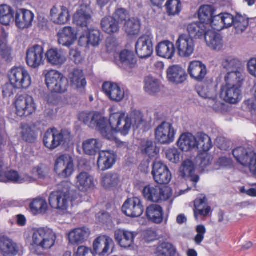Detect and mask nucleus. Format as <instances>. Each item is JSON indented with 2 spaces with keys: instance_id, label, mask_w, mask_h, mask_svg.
Masks as SVG:
<instances>
[{
  "instance_id": "f257e3e1",
  "label": "nucleus",
  "mask_w": 256,
  "mask_h": 256,
  "mask_svg": "<svg viewBox=\"0 0 256 256\" xmlns=\"http://www.w3.org/2000/svg\"><path fill=\"white\" fill-rule=\"evenodd\" d=\"M72 184L68 181H64L58 186V190L52 192L48 201L50 206L65 213L72 202L78 197L76 190L72 189Z\"/></svg>"
},
{
  "instance_id": "f03ea898",
  "label": "nucleus",
  "mask_w": 256,
  "mask_h": 256,
  "mask_svg": "<svg viewBox=\"0 0 256 256\" xmlns=\"http://www.w3.org/2000/svg\"><path fill=\"white\" fill-rule=\"evenodd\" d=\"M56 234L48 228H39L35 230L32 235L31 248L40 254L43 251L50 249L55 244Z\"/></svg>"
},
{
  "instance_id": "7ed1b4c3",
  "label": "nucleus",
  "mask_w": 256,
  "mask_h": 256,
  "mask_svg": "<svg viewBox=\"0 0 256 256\" xmlns=\"http://www.w3.org/2000/svg\"><path fill=\"white\" fill-rule=\"evenodd\" d=\"M110 126H108L107 120L104 126L106 131L108 130L112 132V137L106 138L108 140H112L114 138V133L119 132L124 136L126 135L132 126V122L128 116L122 112H118L110 115L109 119Z\"/></svg>"
},
{
  "instance_id": "20e7f679",
  "label": "nucleus",
  "mask_w": 256,
  "mask_h": 256,
  "mask_svg": "<svg viewBox=\"0 0 256 256\" xmlns=\"http://www.w3.org/2000/svg\"><path fill=\"white\" fill-rule=\"evenodd\" d=\"M78 120L85 125L90 128H96L100 131L102 136L104 138L112 137V131L106 130L104 126L106 124V118L97 112H82L78 115Z\"/></svg>"
},
{
  "instance_id": "39448f33",
  "label": "nucleus",
  "mask_w": 256,
  "mask_h": 256,
  "mask_svg": "<svg viewBox=\"0 0 256 256\" xmlns=\"http://www.w3.org/2000/svg\"><path fill=\"white\" fill-rule=\"evenodd\" d=\"M46 85L52 92L64 93L68 90V82L60 72L56 70L44 72Z\"/></svg>"
},
{
  "instance_id": "423d86ee",
  "label": "nucleus",
  "mask_w": 256,
  "mask_h": 256,
  "mask_svg": "<svg viewBox=\"0 0 256 256\" xmlns=\"http://www.w3.org/2000/svg\"><path fill=\"white\" fill-rule=\"evenodd\" d=\"M70 140V132L68 130H62L58 132L55 128H51L44 134L43 141L48 148L52 150L61 144L68 142Z\"/></svg>"
},
{
  "instance_id": "0eeeda50",
  "label": "nucleus",
  "mask_w": 256,
  "mask_h": 256,
  "mask_svg": "<svg viewBox=\"0 0 256 256\" xmlns=\"http://www.w3.org/2000/svg\"><path fill=\"white\" fill-rule=\"evenodd\" d=\"M10 82L18 89L28 88L32 80L28 72L22 66L12 68L8 72Z\"/></svg>"
},
{
  "instance_id": "6e6552de",
  "label": "nucleus",
  "mask_w": 256,
  "mask_h": 256,
  "mask_svg": "<svg viewBox=\"0 0 256 256\" xmlns=\"http://www.w3.org/2000/svg\"><path fill=\"white\" fill-rule=\"evenodd\" d=\"M142 194L146 199L154 202L166 200L172 196L170 188L158 186H145L142 190Z\"/></svg>"
},
{
  "instance_id": "1a4fd4ad",
  "label": "nucleus",
  "mask_w": 256,
  "mask_h": 256,
  "mask_svg": "<svg viewBox=\"0 0 256 256\" xmlns=\"http://www.w3.org/2000/svg\"><path fill=\"white\" fill-rule=\"evenodd\" d=\"M16 114L20 117L28 116L36 110V106L33 98L28 95H20L16 96L15 102Z\"/></svg>"
},
{
  "instance_id": "9d476101",
  "label": "nucleus",
  "mask_w": 256,
  "mask_h": 256,
  "mask_svg": "<svg viewBox=\"0 0 256 256\" xmlns=\"http://www.w3.org/2000/svg\"><path fill=\"white\" fill-rule=\"evenodd\" d=\"M54 170L62 178L70 176L74 172V160L68 154L60 156L56 160Z\"/></svg>"
},
{
  "instance_id": "9b49d317",
  "label": "nucleus",
  "mask_w": 256,
  "mask_h": 256,
  "mask_svg": "<svg viewBox=\"0 0 256 256\" xmlns=\"http://www.w3.org/2000/svg\"><path fill=\"white\" fill-rule=\"evenodd\" d=\"M194 47L193 39L186 34H180L176 42L178 54L181 58L190 57L194 52Z\"/></svg>"
},
{
  "instance_id": "f8f14e48",
  "label": "nucleus",
  "mask_w": 256,
  "mask_h": 256,
  "mask_svg": "<svg viewBox=\"0 0 256 256\" xmlns=\"http://www.w3.org/2000/svg\"><path fill=\"white\" fill-rule=\"evenodd\" d=\"M176 132L172 124L164 122L155 130L156 140L161 144H169L174 140Z\"/></svg>"
},
{
  "instance_id": "ddd939ff",
  "label": "nucleus",
  "mask_w": 256,
  "mask_h": 256,
  "mask_svg": "<svg viewBox=\"0 0 256 256\" xmlns=\"http://www.w3.org/2000/svg\"><path fill=\"white\" fill-rule=\"evenodd\" d=\"M114 244L113 240L107 236H100L94 242L92 250L95 254L104 256L112 252Z\"/></svg>"
},
{
  "instance_id": "4468645a",
  "label": "nucleus",
  "mask_w": 256,
  "mask_h": 256,
  "mask_svg": "<svg viewBox=\"0 0 256 256\" xmlns=\"http://www.w3.org/2000/svg\"><path fill=\"white\" fill-rule=\"evenodd\" d=\"M153 38L150 34L142 36L136 44V50L138 56L141 58H148L153 52Z\"/></svg>"
},
{
  "instance_id": "2eb2a0df",
  "label": "nucleus",
  "mask_w": 256,
  "mask_h": 256,
  "mask_svg": "<svg viewBox=\"0 0 256 256\" xmlns=\"http://www.w3.org/2000/svg\"><path fill=\"white\" fill-rule=\"evenodd\" d=\"M155 182L159 184H168L172 179V174L168 166L160 162H155L152 172Z\"/></svg>"
},
{
  "instance_id": "dca6fc26",
  "label": "nucleus",
  "mask_w": 256,
  "mask_h": 256,
  "mask_svg": "<svg viewBox=\"0 0 256 256\" xmlns=\"http://www.w3.org/2000/svg\"><path fill=\"white\" fill-rule=\"evenodd\" d=\"M122 212L128 216H140L144 212L142 200L136 197L128 198L122 206Z\"/></svg>"
},
{
  "instance_id": "f3484780",
  "label": "nucleus",
  "mask_w": 256,
  "mask_h": 256,
  "mask_svg": "<svg viewBox=\"0 0 256 256\" xmlns=\"http://www.w3.org/2000/svg\"><path fill=\"white\" fill-rule=\"evenodd\" d=\"M44 50L42 46L35 44L26 51V62L32 68H38L44 62Z\"/></svg>"
},
{
  "instance_id": "a211bd4d",
  "label": "nucleus",
  "mask_w": 256,
  "mask_h": 256,
  "mask_svg": "<svg viewBox=\"0 0 256 256\" xmlns=\"http://www.w3.org/2000/svg\"><path fill=\"white\" fill-rule=\"evenodd\" d=\"M197 92L200 97L212 100L214 102L213 108L216 110H218L222 108L223 104L218 102L216 101L218 92L215 86L212 84H202L201 86L197 88Z\"/></svg>"
},
{
  "instance_id": "6ab92c4d",
  "label": "nucleus",
  "mask_w": 256,
  "mask_h": 256,
  "mask_svg": "<svg viewBox=\"0 0 256 256\" xmlns=\"http://www.w3.org/2000/svg\"><path fill=\"white\" fill-rule=\"evenodd\" d=\"M232 22V16L231 14L221 12L214 14L206 26H210L214 30L220 31L224 28L230 27Z\"/></svg>"
},
{
  "instance_id": "aec40b11",
  "label": "nucleus",
  "mask_w": 256,
  "mask_h": 256,
  "mask_svg": "<svg viewBox=\"0 0 256 256\" xmlns=\"http://www.w3.org/2000/svg\"><path fill=\"white\" fill-rule=\"evenodd\" d=\"M188 71L191 78L198 82H202L208 73L206 66L199 60L191 62Z\"/></svg>"
},
{
  "instance_id": "412c9836",
  "label": "nucleus",
  "mask_w": 256,
  "mask_h": 256,
  "mask_svg": "<svg viewBox=\"0 0 256 256\" xmlns=\"http://www.w3.org/2000/svg\"><path fill=\"white\" fill-rule=\"evenodd\" d=\"M116 64L126 70L136 67L137 59L134 52L128 50H123L118 54V58L116 60Z\"/></svg>"
},
{
  "instance_id": "4be33fe9",
  "label": "nucleus",
  "mask_w": 256,
  "mask_h": 256,
  "mask_svg": "<svg viewBox=\"0 0 256 256\" xmlns=\"http://www.w3.org/2000/svg\"><path fill=\"white\" fill-rule=\"evenodd\" d=\"M102 90L108 97L112 101L119 102L124 97V92L118 84L106 82L102 85Z\"/></svg>"
},
{
  "instance_id": "5701e85b",
  "label": "nucleus",
  "mask_w": 256,
  "mask_h": 256,
  "mask_svg": "<svg viewBox=\"0 0 256 256\" xmlns=\"http://www.w3.org/2000/svg\"><path fill=\"white\" fill-rule=\"evenodd\" d=\"M92 11L88 4H81L78 10L74 16V22L82 27H87L92 19Z\"/></svg>"
},
{
  "instance_id": "b1692460",
  "label": "nucleus",
  "mask_w": 256,
  "mask_h": 256,
  "mask_svg": "<svg viewBox=\"0 0 256 256\" xmlns=\"http://www.w3.org/2000/svg\"><path fill=\"white\" fill-rule=\"evenodd\" d=\"M240 86H224L220 89V96L224 100L228 103L235 104L240 99Z\"/></svg>"
},
{
  "instance_id": "393cba45",
  "label": "nucleus",
  "mask_w": 256,
  "mask_h": 256,
  "mask_svg": "<svg viewBox=\"0 0 256 256\" xmlns=\"http://www.w3.org/2000/svg\"><path fill=\"white\" fill-rule=\"evenodd\" d=\"M34 18V14L30 10L19 9L16 12L14 20L18 28L24 29L32 26Z\"/></svg>"
},
{
  "instance_id": "a878e982",
  "label": "nucleus",
  "mask_w": 256,
  "mask_h": 256,
  "mask_svg": "<svg viewBox=\"0 0 256 256\" xmlns=\"http://www.w3.org/2000/svg\"><path fill=\"white\" fill-rule=\"evenodd\" d=\"M136 235L134 232L125 230L118 229L114 232V238L121 247L128 248L131 247Z\"/></svg>"
},
{
  "instance_id": "bb28decb",
  "label": "nucleus",
  "mask_w": 256,
  "mask_h": 256,
  "mask_svg": "<svg viewBox=\"0 0 256 256\" xmlns=\"http://www.w3.org/2000/svg\"><path fill=\"white\" fill-rule=\"evenodd\" d=\"M20 250V247L12 240L5 236H0V252L4 256H16Z\"/></svg>"
},
{
  "instance_id": "cd10ccee",
  "label": "nucleus",
  "mask_w": 256,
  "mask_h": 256,
  "mask_svg": "<svg viewBox=\"0 0 256 256\" xmlns=\"http://www.w3.org/2000/svg\"><path fill=\"white\" fill-rule=\"evenodd\" d=\"M166 73L168 80L174 84H182L186 80L187 74L185 70L178 65L170 66Z\"/></svg>"
},
{
  "instance_id": "c85d7f7f",
  "label": "nucleus",
  "mask_w": 256,
  "mask_h": 256,
  "mask_svg": "<svg viewBox=\"0 0 256 256\" xmlns=\"http://www.w3.org/2000/svg\"><path fill=\"white\" fill-rule=\"evenodd\" d=\"M90 234V230L86 227L75 228L69 232L68 240L72 244L78 245L86 242Z\"/></svg>"
},
{
  "instance_id": "c756f323",
  "label": "nucleus",
  "mask_w": 256,
  "mask_h": 256,
  "mask_svg": "<svg viewBox=\"0 0 256 256\" xmlns=\"http://www.w3.org/2000/svg\"><path fill=\"white\" fill-rule=\"evenodd\" d=\"M58 42L60 44L70 47L76 39V34L74 30L70 26L64 27L57 34Z\"/></svg>"
},
{
  "instance_id": "7c9ffc66",
  "label": "nucleus",
  "mask_w": 256,
  "mask_h": 256,
  "mask_svg": "<svg viewBox=\"0 0 256 256\" xmlns=\"http://www.w3.org/2000/svg\"><path fill=\"white\" fill-rule=\"evenodd\" d=\"M116 155L112 151L104 150L99 153L98 166L102 171L110 168L116 162Z\"/></svg>"
},
{
  "instance_id": "2f4dec72",
  "label": "nucleus",
  "mask_w": 256,
  "mask_h": 256,
  "mask_svg": "<svg viewBox=\"0 0 256 256\" xmlns=\"http://www.w3.org/2000/svg\"><path fill=\"white\" fill-rule=\"evenodd\" d=\"M180 176L184 178H188L193 182L194 186L196 188V183L198 182V176L194 174V166L193 162L190 160H184L180 168Z\"/></svg>"
},
{
  "instance_id": "473e14b6",
  "label": "nucleus",
  "mask_w": 256,
  "mask_h": 256,
  "mask_svg": "<svg viewBox=\"0 0 256 256\" xmlns=\"http://www.w3.org/2000/svg\"><path fill=\"white\" fill-rule=\"evenodd\" d=\"M175 47L174 44L169 40L160 42L156 47L157 55L160 57L170 60L174 56Z\"/></svg>"
},
{
  "instance_id": "72a5a7b5",
  "label": "nucleus",
  "mask_w": 256,
  "mask_h": 256,
  "mask_svg": "<svg viewBox=\"0 0 256 256\" xmlns=\"http://www.w3.org/2000/svg\"><path fill=\"white\" fill-rule=\"evenodd\" d=\"M254 154L252 148L242 146L238 147L232 151V154L236 160L244 166H247Z\"/></svg>"
},
{
  "instance_id": "f704fd0d",
  "label": "nucleus",
  "mask_w": 256,
  "mask_h": 256,
  "mask_svg": "<svg viewBox=\"0 0 256 256\" xmlns=\"http://www.w3.org/2000/svg\"><path fill=\"white\" fill-rule=\"evenodd\" d=\"M46 56L48 62L52 66H60L66 60L64 52L58 48H51L48 50Z\"/></svg>"
},
{
  "instance_id": "c9c22d12",
  "label": "nucleus",
  "mask_w": 256,
  "mask_h": 256,
  "mask_svg": "<svg viewBox=\"0 0 256 256\" xmlns=\"http://www.w3.org/2000/svg\"><path fill=\"white\" fill-rule=\"evenodd\" d=\"M50 16L53 22L58 24H66L70 18L68 10L64 6H61L60 10L54 6L50 10Z\"/></svg>"
},
{
  "instance_id": "e433bc0d",
  "label": "nucleus",
  "mask_w": 256,
  "mask_h": 256,
  "mask_svg": "<svg viewBox=\"0 0 256 256\" xmlns=\"http://www.w3.org/2000/svg\"><path fill=\"white\" fill-rule=\"evenodd\" d=\"M205 41L211 48L220 50L223 46L222 38L221 35L216 32L208 30L204 36Z\"/></svg>"
},
{
  "instance_id": "4c0bfd02",
  "label": "nucleus",
  "mask_w": 256,
  "mask_h": 256,
  "mask_svg": "<svg viewBox=\"0 0 256 256\" xmlns=\"http://www.w3.org/2000/svg\"><path fill=\"white\" fill-rule=\"evenodd\" d=\"M217 6L214 4H204L200 6L198 10V18L206 25L208 24L212 17L216 14Z\"/></svg>"
},
{
  "instance_id": "58836bf2",
  "label": "nucleus",
  "mask_w": 256,
  "mask_h": 256,
  "mask_svg": "<svg viewBox=\"0 0 256 256\" xmlns=\"http://www.w3.org/2000/svg\"><path fill=\"white\" fill-rule=\"evenodd\" d=\"M146 214L148 218L154 223L159 224L163 220V210L159 205H150L146 208Z\"/></svg>"
},
{
  "instance_id": "ea45409f",
  "label": "nucleus",
  "mask_w": 256,
  "mask_h": 256,
  "mask_svg": "<svg viewBox=\"0 0 256 256\" xmlns=\"http://www.w3.org/2000/svg\"><path fill=\"white\" fill-rule=\"evenodd\" d=\"M68 78L72 86L76 89H82L86 84L85 77L82 70L74 69L70 73Z\"/></svg>"
},
{
  "instance_id": "a19ab883",
  "label": "nucleus",
  "mask_w": 256,
  "mask_h": 256,
  "mask_svg": "<svg viewBox=\"0 0 256 256\" xmlns=\"http://www.w3.org/2000/svg\"><path fill=\"white\" fill-rule=\"evenodd\" d=\"M210 211L211 208L208 206L206 196L198 198L195 200L194 214L196 220H198V215L207 216Z\"/></svg>"
},
{
  "instance_id": "79ce46f5",
  "label": "nucleus",
  "mask_w": 256,
  "mask_h": 256,
  "mask_svg": "<svg viewBox=\"0 0 256 256\" xmlns=\"http://www.w3.org/2000/svg\"><path fill=\"white\" fill-rule=\"evenodd\" d=\"M206 25L200 22H194L189 24L187 26V31L189 36L192 38H200L205 36L207 32Z\"/></svg>"
},
{
  "instance_id": "37998d69",
  "label": "nucleus",
  "mask_w": 256,
  "mask_h": 256,
  "mask_svg": "<svg viewBox=\"0 0 256 256\" xmlns=\"http://www.w3.org/2000/svg\"><path fill=\"white\" fill-rule=\"evenodd\" d=\"M76 186L81 191H86L94 186L92 176L86 172H81L76 177Z\"/></svg>"
},
{
  "instance_id": "c03bdc74",
  "label": "nucleus",
  "mask_w": 256,
  "mask_h": 256,
  "mask_svg": "<svg viewBox=\"0 0 256 256\" xmlns=\"http://www.w3.org/2000/svg\"><path fill=\"white\" fill-rule=\"evenodd\" d=\"M196 136L190 133L182 134L178 142V146L182 151L187 152L192 148H196Z\"/></svg>"
},
{
  "instance_id": "a18cd8bd",
  "label": "nucleus",
  "mask_w": 256,
  "mask_h": 256,
  "mask_svg": "<svg viewBox=\"0 0 256 256\" xmlns=\"http://www.w3.org/2000/svg\"><path fill=\"white\" fill-rule=\"evenodd\" d=\"M196 148L204 152H208L212 146L210 138L206 134L198 132L196 135Z\"/></svg>"
},
{
  "instance_id": "49530a36",
  "label": "nucleus",
  "mask_w": 256,
  "mask_h": 256,
  "mask_svg": "<svg viewBox=\"0 0 256 256\" xmlns=\"http://www.w3.org/2000/svg\"><path fill=\"white\" fill-rule=\"evenodd\" d=\"M225 86H242L244 76L241 70L228 72L224 76Z\"/></svg>"
},
{
  "instance_id": "de8ad7c7",
  "label": "nucleus",
  "mask_w": 256,
  "mask_h": 256,
  "mask_svg": "<svg viewBox=\"0 0 256 256\" xmlns=\"http://www.w3.org/2000/svg\"><path fill=\"white\" fill-rule=\"evenodd\" d=\"M122 29L128 36L137 35L140 32V22L136 18H130L125 22Z\"/></svg>"
},
{
  "instance_id": "09e8293b",
  "label": "nucleus",
  "mask_w": 256,
  "mask_h": 256,
  "mask_svg": "<svg viewBox=\"0 0 256 256\" xmlns=\"http://www.w3.org/2000/svg\"><path fill=\"white\" fill-rule=\"evenodd\" d=\"M101 26L103 30L108 34L118 32L120 30L118 22L111 16L103 18L101 21Z\"/></svg>"
},
{
  "instance_id": "8fccbe9b",
  "label": "nucleus",
  "mask_w": 256,
  "mask_h": 256,
  "mask_svg": "<svg viewBox=\"0 0 256 256\" xmlns=\"http://www.w3.org/2000/svg\"><path fill=\"white\" fill-rule=\"evenodd\" d=\"M14 12L12 8L7 5L0 6V23L4 26H8L14 20Z\"/></svg>"
},
{
  "instance_id": "3c124183",
  "label": "nucleus",
  "mask_w": 256,
  "mask_h": 256,
  "mask_svg": "<svg viewBox=\"0 0 256 256\" xmlns=\"http://www.w3.org/2000/svg\"><path fill=\"white\" fill-rule=\"evenodd\" d=\"M119 182V176L116 173H106L102 178V184L106 189H112L116 188Z\"/></svg>"
},
{
  "instance_id": "603ef678",
  "label": "nucleus",
  "mask_w": 256,
  "mask_h": 256,
  "mask_svg": "<svg viewBox=\"0 0 256 256\" xmlns=\"http://www.w3.org/2000/svg\"><path fill=\"white\" fill-rule=\"evenodd\" d=\"M102 147V144L96 139H89L83 143V149L88 155H94Z\"/></svg>"
},
{
  "instance_id": "864d4df0",
  "label": "nucleus",
  "mask_w": 256,
  "mask_h": 256,
  "mask_svg": "<svg viewBox=\"0 0 256 256\" xmlns=\"http://www.w3.org/2000/svg\"><path fill=\"white\" fill-rule=\"evenodd\" d=\"M242 66V62L238 58L232 56L226 58L222 62V68L228 72L240 70Z\"/></svg>"
},
{
  "instance_id": "5fc2aeb1",
  "label": "nucleus",
  "mask_w": 256,
  "mask_h": 256,
  "mask_svg": "<svg viewBox=\"0 0 256 256\" xmlns=\"http://www.w3.org/2000/svg\"><path fill=\"white\" fill-rule=\"evenodd\" d=\"M140 150L142 154L150 158L154 157L159 152L154 142L152 140H144L140 145Z\"/></svg>"
},
{
  "instance_id": "6e6d98bb",
  "label": "nucleus",
  "mask_w": 256,
  "mask_h": 256,
  "mask_svg": "<svg viewBox=\"0 0 256 256\" xmlns=\"http://www.w3.org/2000/svg\"><path fill=\"white\" fill-rule=\"evenodd\" d=\"M248 19L246 17L237 14L234 18L232 16V24L238 34L242 33L248 26Z\"/></svg>"
},
{
  "instance_id": "4d7b16f0",
  "label": "nucleus",
  "mask_w": 256,
  "mask_h": 256,
  "mask_svg": "<svg viewBox=\"0 0 256 256\" xmlns=\"http://www.w3.org/2000/svg\"><path fill=\"white\" fill-rule=\"evenodd\" d=\"M32 212L34 214L44 213L48 208L46 200L42 198H36L30 205Z\"/></svg>"
},
{
  "instance_id": "13d9d810",
  "label": "nucleus",
  "mask_w": 256,
  "mask_h": 256,
  "mask_svg": "<svg viewBox=\"0 0 256 256\" xmlns=\"http://www.w3.org/2000/svg\"><path fill=\"white\" fill-rule=\"evenodd\" d=\"M154 252L157 256H174L176 249L172 244L163 242L156 248Z\"/></svg>"
},
{
  "instance_id": "bf43d9fd",
  "label": "nucleus",
  "mask_w": 256,
  "mask_h": 256,
  "mask_svg": "<svg viewBox=\"0 0 256 256\" xmlns=\"http://www.w3.org/2000/svg\"><path fill=\"white\" fill-rule=\"evenodd\" d=\"M146 91L150 94L158 92L160 90V82L152 76H147L144 80Z\"/></svg>"
},
{
  "instance_id": "052dcab7",
  "label": "nucleus",
  "mask_w": 256,
  "mask_h": 256,
  "mask_svg": "<svg viewBox=\"0 0 256 256\" xmlns=\"http://www.w3.org/2000/svg\"><path fill=\"white\" fill-rule=\"evenodd\" d=\"M20 134L22 140L28 142H33L36 139L34 130L28 124L22 126Z\"/></svg>"
},
{
  "instance_id": "680f3d73",
  "label": "nucleus",
  "mask_w": 256,
  "mask_h": 256,
  "mask_svg": "<svg viewBox=\"0 0 256 256\" xmlns=\"http://www.w3.org/2000/svg\"><path fill=\"white\" fill-rule=\"evenodd\" d=\"M167 12L169 15L174 16L180 10V3L179 0H170L166 4Z\"/></svg>"
},
{
  "instance_id": "e2e57ef3",
  "label": "nucleus",
  "mask_w": 256,
  "mask_h": 256,
  "mask_svg": "<svg viewBox=\"0 0 256 256\" xmlns=\"http://www.w3.org/2000/svg\"><path fill=\"white\" fill-rule=\"evenodd\" d=\"M212 156L206 152H204L199 154L196 158V162L202 168H206L211 163Z\"/></svg>"
},
{
  "instance_id": "0e129e2a",
  "label": "nucleus",
  "mask_w": 256,
  "mask_h": 256,
  "mask_svg": "<svg viewBox=\"0 0 256 256\" xmlns=\"http://www.w3.org/2000/svg\"><path fill=\"white\" fill-rule=\"evenodd\" d=\"M128 118L132 122V126L136 128H138L144 121L142 114L139 111L132 112Z\"/></svg>"
},
{
  "instance_id": "69168bd1",
  "label": "nucleus",
  "mask_w": 256,
  "mask_h": 256,
  "mask_svg": "<svg viewBox=\"0 0 256 256\" xmlns=\"http://www.w3.org/2000/svg\"><path fill=\"white\" fill-rule=\"evenodd\" d=\"M90 44L96 46L99 45L100 38V32L98 30H92L88 32Z\"/></svg>"
},
{
  "instance_id": "338daca9",
  "label": "nucleus",
  "mask_w": 256,
  "mask_h": 256,
  "mask_svg": "<svg viewBox=\"0 0 256 256\" xmlns=\"http://www.w3.org/2000/svg\"><path fill=\"white\" fill-rule=\"evenodd\" d=\"M166 156L170 161L176 163L180 160V152L176 148H169L166 151Z\"/></svg>"
},
{
  "instance_id": "774afa93",
  "label": "nucleus",
  "mask_w": 256,
  "mask_h": 256,
  "mask_svg": "<svg viewBox=\"0 0 256 256\" xmlns=\"http://www.w3.org/2000/svg\"><path fill=\"white\" fill-rule=\"evenodd\" d=\"M128 17L127 11L123 8H118L116 9L113 14L112 18L116 19V22H122L126 21Z\"/></svg>"
}]
</instances>
